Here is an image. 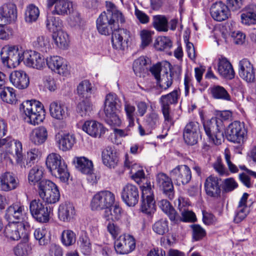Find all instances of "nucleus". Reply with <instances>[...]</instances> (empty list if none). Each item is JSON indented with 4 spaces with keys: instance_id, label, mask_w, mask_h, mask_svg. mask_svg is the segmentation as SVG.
<instances>
[{
    "instance_id": "58836bf2",
    "label": "nucleus",
    "mask_w": 256,
    "mask_h": 256,
    "mask_svg": "<svg viewBox=\"0 0 256 256\" xmlns=\"http://www.w3.org/2000/svg\"><path fill=\"white\" fill-rule=\"evenodd\" d=\"M94 92V88L87 80L82 81L77 86L78 94L83 98H89Z\"/></svg>"
},
{
    "instance_id": "69168bd1",
    "label": "nucleus",
    "mask_w": 256,
    "mask_h": 256,
    "mask_svg": "<svg viewBox=\"0 0 256 256\" xmlns=\"http://www.w3.org/2000/svg\"><path fill=\"white\" fill-rule=\"evenodd\" d=\"M62 26V22L58 18L54 16H49L46 20V26L50 30L56 32L55 30H59Z\"/></svg>"
},
{
    "instance_id": "79ce46f5",
    "label": "nucleus",
    "mask_w": 256,
    "mask_h": 256,
    "mask_svg": "<svg viewBox=\"0 0 256 256\" xmlns=\"http://www.w3.org/2000/svg\"><path fill=\"white\" fill-rule=\"evenodd\" d=\"M152 24L158 32H166L168 30V20L164 15L154 16Z\"/></svg>"
},
{
    "instance_id": "7ed1b4c3",
    "label": "nucleus",
    "mask_w": 256,
    "mask_h": 256,
    "mask_svg": "<svg viewBox=\"0 0 256 256\" xmlns=\"http://www.w3.org/2000/svg\"><path fill=\"white\" fill-rule=\"evenodd\" d=\"M20 110L25 116L26 122L34 126L38 124L45 118L44 106L39 101L26 100L21 104Z\"/></svg>"
},
{
    "instance_id": "39448f33",
    "label": "nucleus",
    "mask_w": 256,
    "mask_h": 256,
    "mask_svg": "<svg viewBox=\"0 0 256 256\" xmlns=\"http://www.w3.org/2000/svg\"><path fill=\"white\" fill-rule=\"evenodd\" d=\"M38 194L40 198L47 204H54L60 198L58 186L48 180H44L39 184Z\"/></svg>"
},
{
    "instance_id": "a211bd4d",
    "label": "nucleus",
    "mask_w": 256,
    "mask_h": 256,
    "mask_svg": "<svg viewBox=\"0 0 256 256\" xmlns=\"http://www.w3.org/2000/svg\"><path fill=\"white\" fill-rule=\"evenodd\" d=\"M200 134L199 124L196 122H189L183 130V138L186 144L193 146L198 142Z\"/></svg>"
},
{
    "instance_id": "dca6fc26",
    "label": "nucleus",
    "mask_w": 256,
    "mask_h": 256,
    "mask_svg": "<svg viewBox=\"0 0 256 256\" xmlns=\"http://www.w3.org/2000/svg\"><path fill=\"white\" fill-rule=\"evenodd\" d=\"M48 68L52 72L62 76H66L69 70L66 60L58 56L48 57L46 59Z\"/></svg>"
},
{
    "instance_id": "bb28decb",
    "label": "nucleus",
    "mask_w": 256,
    "mask_h": 256,
    "mask_svg": "<svg viewBox=\"0 0 256 256\" xmlns=\"http://www.w3.org/2000/svg\"><path fill=\"white\" fill-rule=\"evenodd\" d=\"M76 214L73 204L70 202L61 204L58 209V216L60 220L68 222L72 220Z\"/></svg>"
},
{
    "instance_id": "c85d7f7f",
    "label": "nucleus",
    "mask_w": 256,
    "mask_h": 256,
    "mask_svg": "<svg viewBox=\"0 0 256 256\" xmlns=\"http://www.w3.org/2000/svg\"><path fill=\"white\" fill-rule=\"evenodd\" d=\"M48 138L47 129L43 126L34 128L30 134V141L35 145L39 146L44 144Z\"/></svg>"
},
{
    "instance_id": "412c9836",
    "label": "nucleus",
    "mask_w": 256,
    "mask_h": 256,
    "mask_svg": "<svg viewBox=\"0 0 256 256\" xmlns=\"http://www.w3.org/2000/svg\"><path fill=\"white\" fill-rule=\"evenodd\" d=\"M172 179L166 174L160 172L156 176V182L160 190L170 199H172L174 196V186L172 182Z\"/></svg>"
},
{
    "instance_id": "2eb2a0df",
    "label": "nucleus",
    "mask_w": 256,
    "mask_h": 256,
    "mask_svg": "<svg viewBox=\"0 0 256 256\" xmlns=\"http://www.w3.org/2000/svg\"><path fill=\"white\" fill-rule=\"evenodd\" d=\"M164 70L162 77L156 82L162 92L166 91L170 88L173 84L172 76H176L178 78L182 72L181 68L178 66L173 69L170 67L167 70L164 69Z\"/></svg>"
},
{
    "instance_id": "f03ea898",
    "label": "nucleus",
    "mask_w": 256,
    "mask_h": 256,
    "mask_svg": "<svg viewBox=\"0 0 256 256\" xmlns=\"http://www.w3.org/2000/svg\"><path fill=\"white\" fill-rule=\"evenodd\" d=\"M117 20L114 17H110L105 14H100L96 20V28L101 34L108 36L112 34V42L113 48L117 50H122L123 34L126 30L119 28Z\"/></svg>"
},
{
    "instance_id": "f704fd0d",
    "label": "nucleus",
    "mask_w": 256,
    "mask_h": 256,
    "mask_svg": "<svg viewBox=\"0 0 256 256\" xmlns=\"http://www.w3.org/2000/svg\"><path fill=\"white\" fill-rule=\"evenodd\" d=\"M50 112L52 118L59 120L65 118L67 114L64 106L56 102H53L50 104Z\"/></svg>"
},
{
    "instance_id": "ea45409f",
    "label": "nucleus",
    "mask_w": 256,
    "mask_h": 256,
    "mask_svg": "<svg viewBox=\"0 0 256 256\" xmlns=\"http://www.w3.org/2000/svg\"><path fill=\"white\" fill-rule=\"evenodd\" d=\"M159 206L172 222H177L179 220L178 214L168 200H161L159 202Z\"/></svg>"
},
{
    "instance_id": "7c9ffc66",
    "label": "nucleus",
    "mask_w": 256,
    "mask_h": 256,
    "mask_svg": "<svg viewBox=\"0 0 256 256\" xmlns=\"http://www.w3.org/2000/svg\"><path fill=\"white\" fill-rule=\"evenodd\" d=\"M76 167L82 173L89 175L92 178L96 176L92 174V162L85 157L76 158Z\"/></svg>"
},
{
    "instance_id": "4d7b16f0",
    "label": "nucleus",
    "mask_w": 256,
    "mask_h": 256,
    "mask_svg": "<svg viewBox=\"0 0 256 256\" xmlns=\"http://www.w3.org/2000/svg\"><path fill=\"white\" fill-rule=\"evenodd\" d=\"M156 210L155 200L154 198L142 199L141 210L146 214H151Z\"/></svg>"
},
{
    "instance_id": "a878e982",
    "label": "nucleus",
    "mask_w": 256,
    "mask_h": 256,
    "mask_svg": "<svg viewBox=\"0 0 256 256\" xmlns=\"http://www.w3.org/2000/svg\"><path fill=\"white\" fill-rule=\"evenodd\" d=\"M102 158L104 164L110 168H114L118 160L114 148L110 146H108L103 150Z\"/></svg>"
},
{
    "instance_id": "bf43d9fd",
    "label": "nucleus",
    "mask_w": 256,
    "mask_h": 256,
    "mask_svg": "<svg viewBox=\"0 0 256 256\" xmlns=\"http://www.w3.org/2000/svg\"><path fill=\"white\" fill-rule=\"evenodd\" d=\"M145 124L150 128H155L160 123L158 114L156 112H152L148 114L146 117Z\"/></svg>"
},
{
    "instance_id": "1a4fd4ad",
    "label": "nucleus",
    "mask_w": 256,
    "mask_h": 256,
    "mask_svg": "<svg viewBox=\"0 0 256 256\" xmlns=\"http://www.w3.org/2000/svg\"><path fill=\"white\" fill-rule=\"evenodd\" d=\"M179 96L178 90H175L160 98V103L165 122L172 124V118L170 114V105L176 104L178 102Z\"/></svg>"
},
{
    "instance_id": "2f4dec72",
    "label": "nucleus",
    "mask_w": 256,
    "mask_h": 256,
    "mask_svg": "<svg viewBox=\"0 0 256 256\" xmlns=\"http://www.w3.org/2000/svg\"><path fill=\"white\" fill-rule=\"evenodd\" d=\"M124 165L130 170L132 178L136 182H138L142 178H144V170L136 163L129 160L126 157L124 162Z\"/></svg>"
},
{
    "instance_id": "603ef678",
    "label": "nucleus",
    "mask_w": 256,
    "mask_h": 256,
    "mask_svg": "<svg viewBox=\"0 0 256 256\" xmlns=\"http://www.w3.org/2000/svg\"><path fill=\"white\" fill-rule=\"evenodd\" d=\"M168 224L166 220L161 219L152 225V230L158 234L164 235L168 232Z\"/></svg>"
},
{
    "instance_id": "c9c22d12",
    "label": "nucleus",
    "mask_w": 256,
    "mask_h": 256,
    "mask_svg": "<svg viewBox=\"0 0 256 256\" xmlns=\"http://www.w3.org/2000/svg\"><path fill=\"white\" fill-rule=\"evenodd\" d=\"M17 180L12 174L6 172L1 176V190L8 191L16 188Z\"/></svg>"
},
{
    "instance_id": "c756f323",
    "label": "nucleus",
    "mask_w": 256,
    "mask_h": 256,
    "mask_svg": "<svg viewBox=\"0 0 256 256\" xmlns=\"http://www.w3.org/2000/svg\"><path fill=\"white\" fill-rule=\"evenodd\" d=\"M241 22L246 26L256 24V5L250 4L240 15Z\"/></svg>"
},
{
    "instance_id": "4c0bfd02",
    "label": "nucleus",
    "mask_w": 256,
    "mask_h": 256,
    "mask_svg": "<svg viewBox=\"0 0 256 256\" xmlns=\"http://www.w3.org/2000/svg\"><path fill=\"white\" fill-rule=\"evenodd\" d=\"M44 168L40 165H36L30 170L28 175V180L31 184H38L44 179H42L44 176Z\"/></svg>"
},
{
    "instance_id": "09e8293b",
    "label": "nucleus",
    "mask_w": 256,
    "mask_h": 256,
    "mask_svg": "<svg viewBox=\"0 0 256 256\" xmlns=\"http://www.w3.org/2000/svg\"><path fill=\"white\" fill-rule=\"evenodd\" d=\"M48 231L45 226L38 228L34 232V236L40 245L44 246L49 241V236H48Z\"/></svg>"
},
{
    "instance_id": "a18cd8bd",
    "label": "nucleus",
    "mask_w": 256,
    "mask_h": 256,
    "mask_svg": "<svg viewBox=\"0 0 256 256\" xmlns=\"http://www.w3.org/2000/svg\"><path fill=\"white\" fill-rule=\"evenodd\" d=\"M212 97L215 99H220L226 101H232L231 96L227 90L219 85H214L210 88Z\"/></svg>"
},
{
    "instance_id": "f257e3e1",
    "label": "nucleus",
    "mask_w": 256,
    "mask_h": 256,
    "mask_svg": "<svg viewBox=\"0 0 256 256\" xmlns=\"http://www.w3.org/2000/svg\"><path fill=\"white\" fill-rule=\"evenodd\" d=\"M2 62L8 68H15L24 62L28 67L42 70L45 66L44 57L34 50H23L16 46H6L0 52Z\"/></svg>"
},
{
    "instance_id": "6e6d98bb",
    "label": "nucleus",
    "mask_w": 256,
    "mask_h": 256,
    "mask_svg": "<svg viewBox=\"0 0 256 256\" xmlns=\"http://www.w3.org/2000/svg\"><path fill=\"white\" fill-rule=\"evenodd\" d=\"M124 110L126 114V118L128 121V127H132L134 124L135 107L128 101H125Z\"/></svg>"
},
{
    "instance_id": "49530a36",
    "label": "nucleus",
    "mask_w": 256,
    "mask_h": 256,
    "mask_svg": "<svg viewBox=\"0 0 256 256\" xmlns=\"http://www.w3.org/2000/svg\"><path fill=\"white\" fill-rule=\"evenodd\" d=\"M148 60L144 56H140L133 63V70L136 75L139 77L144 76L146 71Z\"/></svg>"
},
{
    "instance_id": "de8ad7c7",
    "label": "nucleus",
    "mask_w": 256,
    "mask_h": 256,
    "mask_svg": "<svg viewBox=\"0 0 256 256\" xmlns=\"http://www.w3.org/2000/svg\"><path fill=\"white\" fill-rule=\"evenodd\" d=\"M221 179L216 176H209V196L218 198L220 196L221 190L220 183Z\"/></svg>"
},
{
    "instance_id": "5fc2aeb1",
    "label": "nucleus",
    "mask_w": 256,
    "mask_h": 256,
    "mask_svg": "<svg viewBox=\"0 0 256 256\" xmlns=\"http://www.w3.org/2000/svg\"><path fill=\"white\" fill-rule=\"evenodd\" d=\"M3 101L8 104H12L16 102V95L14 90L10 87H6L0 94Z\"/></svg>"
},
{
    "instance_id": "c03bdc74",
    "label": "nucleus",
    "mask_w": 256,
    "mask_h": 256,
    "mask_svg": "<svg viewBox=\"0 0 256 256\" xmlns=\"http://www.w3.org/2000/svg\"><path fill=\"white\" fill-rule=\"evenodd\" d=\"M34 44L38 50L43 53L48 52L51 48L50 38L45 35L38 36Z\"/></svg>"
},
{
    "instance_id": "4468645a",
    "label": "nucleus",
    "mask_w": 256,
    "mask_h": 256,
    "mask_svg": "<svg viewBox=\"0 0 256 256\" xmlns=\"http://www.w3.org/2000/svg\"><path fill=\"white\" fill-rule=\"evenodd\" d=\"M135 248L136 240L131 235L122 236L114 242V248L118 254H128L132 252Z\"/></svg>"
},
{
    "instance_id": "864d4df0",
    "label": "nucleus",
    "mask_w": 256,
    "mask_h": 256,
    "mask_svg": "<svg viewBox=\"0 0 256 256\" xmlns=\"http://www.w3.org/2000/svg\"><path fill=\"white\" fill-rule=\"evenodd\" d=\"M16 256H28L32 251L31 246L26 242L18 244L13 249Z\"/></svg>"
},
{
    "instance_id": "423d86ee",
    "label": "nucleus",
    "mask_w": 256,
    "mask_h": 256,
    "mask_svg": "<svg viewBox=\"0 0 256 256\" xmlns=\"http://www.w3.org/2000/svg\"><path fill=\"white\" fill-rule=\"evenodd\" d=\"M4 216L8 222L29 223L28 214L24 206L20 202H16L9 206L6 210Z\"/></svg>"
},
{
    "instance_id": "cd10ccee",
    "label": "nucleus",
    "mask_w": 256,
    "mask_h": 256,
    "mask_svg": "<svg viewBox=\"0 0 256 256\" xmlns=\"http://www.w3.org/2000/svg\"><path fill=\"white\" fill-rule=\"evenodd\" d=\"M218 72L224 78L232 80L234 77L235 72L230 62L225 58L219 59Z\"/></svg>"
},
{
    "instance_id": "3c124183",
    "label": "nucleus",
    "mask_w": 256,
    "mask_h": 256,
    "mask_svg": "<svg viewBox=\"0 0 256 256\" xmlns=\"http://www.w3.org/2000/svg\"><path fill=\"white\" fill-rule=\"evenodd\" d=\"M61 240L62 244L65 246H72L76 242V234L71 230H64L61 234Z\"/></svg>"
},
{
    "instance_id": "f8f14e48",
    "label": "nucleus",
    "mask_w": 256,
    "mask_h": 256,
    "mask_svg": "<svg viewBox=\"0 0 256 256\" xmlns=\"http://www.w3.org/2000/svg\"><path fill=\"white\" fill-rule=\"evenodd\" d=\"M46 4L54 15L64 16L73 12L72 2L69 0H47Z\"/></svg>"
},
{
    "instance_id": "393cba45",
    "label": "nucleus",
    "mask_w": 256,
    "mask_h": 256,
    "mask_svg": "<svg viewBox=\"0 0 256 256\" xmlns=\"http://www.w3.org/2000/svg\"><path fill=\"white\" fill-rule=\"evenodd\" d=\"M82 130L94 138L100 137L106 131V128L102 124L95 120L86 121L82 126Z\"/></svg>"
},
{
    "instance_id": "20e7f679",
    "label": "nucleus",
    "mask_w": 256,
    "mask_h": 256,
    "mask_svg": "<svg viewBox=\"0 0 256 256\" xmlns=\"http://www.w3.org/2000/svg\"><path fill=\"white\" fill-rule=\"evenodd\" d=\"M46 166L52 174L64 182L68 181L70 174L67 166L60 156L56 153L49 154L46 160Z\"/></svg>"
},
{
    "instance_id": "0eeeda50",
    "label": "nucleus",
    "mask_w": 256,
    "mask_h": 256,
    "mask_svg": "<svg viewBox=\"0 0 256 256\" xmlns=\"http://www.w3.org/2000/svg\"><path fill=\"white\" fill-rule=\"evenodd\" d=\"M30 226V223L9 222L5 227L4 234L8 238L18 240L27 236L28 230Z\"/></svg>"
},
{
    "instance_id": "9b49d317",
    "label": "nucleus",
    "mask_w": 256,
    "mask_h": 256,
    "mask_svg": "<svg viewBox=\"0 0 256 256\" xmlns=\"http://www.w3.org/2000/svg\"><path fill=\"white\" fill-rule=\"evenodd\" d=\"M246 135V130L242 123L234 121L230 124L226 131V136L228 140L240 144L244 140Z\"/></svg>"
},
{
    "instance_id": "774afa93",
    "label": "nucleus",
    "mask_w": 256,
    "mask_h": 256,
    "mask_svg": "<svg viewBox=\"0 0 256 256\" xmlns=\"http://www.w3.org/2000/svg\"><path fill=\"white\" fill-rule=\"evenodd\" d=\"M142 192V199L154 198V192L152 188L154 186L150 184V182H146L140 186Z\"/></svg>"
},
{
    "instance_id": "e433bc0d",
    "label": "nucleus",
    "mask_w": 256,
    "mask_h": 256,
    "mask_svg": "<svg viewBox=\"0 0 256 256\" xmlns=\"http://www.w3.org/2000/svg\"><path fill=\"white\" fill-rule=\"evenodd\" d=\"M56 44L60 48H66L70 42V38L68 34L62 30H59L53 32L52 35Z\"/></svg>"
},
{
    "instance_id": "680f3d73",
    "label": "nucleus",
    "mask_w": 256,
    "mask_h": 256,
    "mask_svg": "<svg viewBox=\"0 0 256 256\" xmlns=\"http://www.w3.org/2000/svg\"><path fill=\"white\" fill-rule=\"evenodd\" d=\"M170 67H172V66L169 62H166L164 66L160 63H158L150 68V72L157 81L161 77L160 73L164 74V70H167Z\"/></svg>"
},
{
    "instance_id": "b1692460",
    "label": "nucleus",
    "mask_w": 256,
    "mask_h": 256,
    "mask_svg": "<svg viewBox=\"0 0 256 256\" xmlns=\"http://www.w3.org/2000/svg\"><path fill=\"white\" fill-rule=\"evenodd\" d=\"M10 80L13 86L20 90L26 88L30 84L28 75L22 70H15L12 72Z\"/></svg>"
},
{
    "instance_id": "f3484780",
    "label": "nucleus",
    "mask_w": 256,
    "mask_h": 256,
    "mask_svg": "<svg viewBox=\"0 0 256 256\" xmlns=\"http://www.w3.org/2000/svg\"><path fill=\"white\" fill-rule=\"evenodd\" d=\"M121 197L124 202L129 206H134L138 201L139 192L138 188L128 184L122 188Z\"/></svg>"
},
{
    "instance_id": "72a5a7b5",
    "label": "nucleus",
    "mask_w": 256,
    "mask_h": 256,
    "mask_svg": "<svg viewBox=\"0 0 256 256\" xmlns=\"http://www.w3.org/2000/svg\"><path fill=\"white\" fill-rule=\"evenodd\" d=\"M56 142L60 150L66 151L72 148L76 142V139L72 134H64L58 136Z\"/></svg>"
},
{
    "instance_id": "0e129e2a",
    "label": "nucleus",
    "mask_w": 256,
    "mask_h": 256,
    "mask_svg": "<svg viewBox=\"0 0 256 256\" xmlns=\"http://www.w3.org/2000/svg\"><path fill=\"white\" fill-rule=\"evenodd\" d=\"M78 242L80 249L84 254H89L91 251V244L86 234H82L79 238Z\"/></svg>"
},
{
    "instance_id": "13d9d810",
    "label": "nucleus",
    "mask_w": 256,
    "mask_h": 256,
    "mask_svg": "<svg viewBox=\"0 0 256 256\" xmlns=\"http://www.w3.org/2000/svg\"><path fill=\"white\" fill-rule=\"evenodd\" d=\"M154 46L160 51L170 49L172 46V42L167 36H159L156 40Z\"/></svg>"
},
{
    "instance_id": "052dcab7",
    "label": "nucleus",
    "mask_w": 256,
    "mask_h": 256,
    "mask_svg": "<svg viewBox=\"0 0 256 256\" xmlns=\"http://www.w3.org/2000/svg\"><path fill=\"white\" fill-rule=\"evenodd\" d=\"M154 32L148 30H142L140 32V36L141 40L140 47L144 48L148 46L152 42V36Z\"/></svg>"
},
{
    "instance_id": "ddd939ff",
    "label": "nucleus",
    "mask_w": 256,
    "mask_h": 256,
    "mask_svg": "<svg viewBox=\"0 0 256 256\" xmlns=\"http://www.w3.org/2000/svg\"><path fill=\"white\" fill-rule=\"evenodd\" d=\"M170 174L178 186L188 184L192 177L190 168L186 164L176 166L170 172Z\"/></svg>"
},
{
    "instance_id": "a19ab883",
    "label": "nucleus",
    "mask_w": 256,
    "mask_h": 256,
    "mask_svg": "<svg viewBox=\"0 0 256 256\" xmlns=\"http://www.w3.org/2000/svg\"><path fill=\"white\" fill-rule=\"evenodd\" d=\"M106 10L104 12L101 14H105L106 16L109 14L110 17H114L117 20L118 22L124 23L125 22V18L122 14L119 11L114 4L110 2H106Z\"/></svg>"
},
{
    "instance_id": "e2e57ef3",
    "label": "nucleus",
    "mask_w": 256,
    "mask_h": 256,
    "mask_svg": "<svg viewBox=\"0 0 256 256\" xmlns=\"http://www.w3.org/2000/svg\"><path fill=\"white\" fill-rule=\"evenodd\" d=\"M92 106L88 98H84L78 104L76 111L82 116H85L90 111Z\"/></svg>"
},
{
    "instance_id": "6e6552de",
    "label": "nucleus",
    "mask_w": 256,
    "mask_h": 256,
    "mask_svg": "<svg viewBox=\"0 0 256 256\" xmlns=\"http://www.w3.org/2000/svg\"><path fill=\"white\" fill-rule=\"evenodd\" d=\"M113 193L108 190H102L96 193L91 202L92 210H101L111 207L114 202Z\"/></svg>"
},
{
    "instance_id": "aec40b11",
    "label": "nucleus",
    "mask_w": 256,
    "mask_h": 256,
    "mask_svg": "<svg viewBox=\"0 0 256 256\" xmlns=\"http://www.w3.org/2000/svg\"><path fill=\"white\" fill-rule=\"evenodd\" d=\"M16 18V8L14 4H5L0 7V25L8 24L15 21Z\"/></svg>"
},
{
    "instance_id": "4be33fe9",
    "label": "nucleus",
    "mask_w": 256,
    "mask_h": 256,
    "mask_svg": "<svg viewBox=\"0 0 256 256\" xmlns=\"http://www.w3.org/2000/svg\"><path fill=\"white\" fill-rule=\"evenodd\" d=\"M210 13L213 19L218 22L227 20L230 16V12L222 2H216L210 7Z\"/></svg>"
},
{
    "instance_id": "473e14b6",
    "label": "nucleus",
    "mask_w": 256,
    "mask_h": 256,
    "mask_svg": "<svg viewBox=\"0 0 256 256\" xmlns=\"http://www.w3.org/2000/svg\"><path fill=\"white\" fill-rule=\"evenodd\" d=\"M120 106V102L116 94H109L106 95L104 102V112L118 111Z\"/></svg>"
},
{
    "instance_id": "9d476101",
    "label": "nucleus",
    "mask_w": 256,
    "mask_h": 256,
    "mask_svg": "<svg viewBox=\"0 0 256 256\" xmlns=\"http://www.w3.org/2000/svg\"><path fill=\"white\" fill-rule=\"evenodd\" d=\"M29 208L32 216L40 222L46 223L50 220V208L40 200H34L30 203Z\"/></svg>"
},
{
    "instance_id": "338daca9",
    "label": "nucleus",
    "mask_w": 256,
    "mask_h": 256,
    "mask_svg": "<svg viewBox=\"0 0 256 256\" xmlns=\"http://www.w3.org/2000/svg\"><path fill=\"white\" fill-rule=\"evenodd\" d=\"M117 111L108 112H104L106 120L108 124L110 126H119L121 124V120L116 114Z\"/></svg>"
},
{
    "instance_id": "8fccbe9b",
    "label": "nucleus",
    "mask_w": 256,
    "mask_h": 256,
    "mask_svg": "<svg viewBox=\"0 0 256 256\" xmlns=\"http://www.w3.org/2000/svg\"><path fill=\"white\" fill-rule=\"evenodd\" d=\"M40 15V10L37 6L30 4L27 6L25 12V20L26 22L32 23L36 22Z\"/></svg>"
},
{
    "instance_id": "5701e85b",
    "label": "nucleus",
    "mask_w": 256,
    "mask_h": 256,
    "mask_svg": "<svg viewBox=\"0 0 256 256\" xmlns=\"http://www.w3.org/2000/svg\"><path fill=\"white\" fill-rule=\"evenodd\" d=\"M216 118H212L209 120V142L220 145L223 140V132L220 130Z\"/></svg>"
},
{
    "instance_id": "6ab92c4d",
    "label": "nucleus",
    "mask_w": 256,
    "mask_h": 256,
    "mask_svg": "<svg viewBox=\"0 0 256 256\" xmlns=\"http://www.w3.org/2000/svg\"><path fill=\"white\" fill-rule=\"evenodd\" d=\"M240 76L248 82H252L255 80V70L253 64L247 58H242L238 62Z\"/></svg>"
},
{
    "instance_id": "37998d69",
    "label": "nucleus",
    "mask_w": 256,
    "mask_h": 256,
    "mask_svg": "<svg viewBox=\"0 0 256 256\" xmlns=\"http://www.w3.org/2000/svg\"><path fill=\"white\" fill-rule=\"evenodd\" d=\"M23 154L24 160V166H22V168H26V166H30L40 158L41 152L38 148H32L27 152L26 157L25 156L24 153Z\"/></svg>"
}]
</instances>
